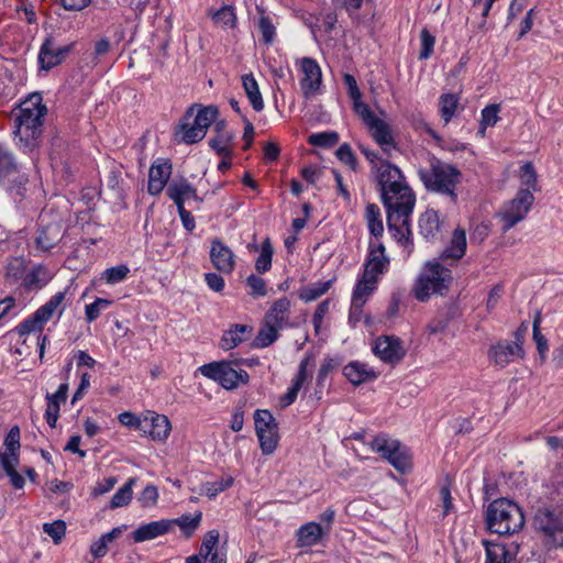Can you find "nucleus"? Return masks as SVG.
Instances as JSON below:
<instances>
[{
  "label": "nucleus",
  "mask_w": 563,
  "mask_h": 563,
  "mask_svg": "<svg viewBox=\"0 0 563 563\" xmlns=\"http://www.w3.org/2000/svg\"><path fill=\"white\" fill-rule=\"evenodd\" d=\"M360 150L368 162L371 174L379 186L384 206L405 201L409 203L411 200H416L413 191L396 165L384 159L376 151L365 146H361Z\"/></svg>",
  "instance_id": "obj_1"
},
{
  "label": "nucleus",
  "mask_w": 563,
  "mask_h": 563,
  "mask_svg": "<svg viewBox=\"0 0 563 563\" xmlns=\"http://www.w3.org/2000/svg\"><path fill=\"white\" fill-rule=\"evenodd\" d=\"M47 112L42 97L32 95L22 102L14 119V136L16 145L24 152H32L42 134L43 118Z\"/></svg>",
  "instance_id": "obj_2"
},
{
  "label": "nucleus",
  "mask_w": 563,
  "mask_h": 563,
  "mask_svg": "<svg viewBox=\"0 0 563 563\" xmlns=\"http://www.w3.org/2000/svg\"><path fill=\"white\" fill-rule=\"evenodd\" d=\"M64 300L65 292H56L49 298L47 302L36 309L30 317L19 323L13 330L19 334L20 338H24L29 334H38L37 345L40 358L44 357L45 346L48 341V338L46 335H42L41 333L44 329V325L53 318L55 313H57L58 317L62 316L64 311Z\"/></svg>",
  "instance_id": "obj_3"
},
{
  "label": "nucleus",
  "mask_w": 563,
  "mask_h": 563,
  "mask_svg": "<svg viewBox=\"0 0 563 563\" xmlns=\"http://www.w3.org/2000/svg\"><path fill=\"white\" fill-rule=\"evenodd\" d=\"M419 176L428 190L456 201V188L462 180V173L456 166L434 158L429 168L419 170Z\"/></svg>",
  "instance_id": "obj_4"
},
{
  "label": "nucleus",
  "mask_w": 563,
  "mask_h": 563,
  "mask_svg": "<svg viewBox=\"0 0 563 563\" xmlns=\"http://www.w3.org/2000/svg\"><path fill=\"white\" fill-rule=\"evenodd\" d=\"M486 523L490 532L510 536L523 528L525 517L516 503L507 498H498L487 507Z\"/></svg>",
  "instance_id": "obj_5"
},
{
  "label": "nucleus",
  "mask_w": 563,
  "mask_h": 563,
  "mask_svg": "<svg viewBox=\"0 0 563 563\" xmlns=\"http://www.w3.org/2000/svg\"><path fill=\"white\" fill-rule=\"evenodd\" d=\"M452 282L451 271L438 261H429L421 269L415 287V296L420 301L428 300L432 295H442Z\"/></svg>",
  "instance_id": "obj_6"
},
{
  "label": "nucleus",
  "mask_w": 563,
  "mask_h": 563,
  "mask_svg": "<svg viewBox=\"0 0 563 563\" xmlns=\"http://www.w3.org/2000/svg\"><path fill=\"white\" fill-rule=\"evenodd\" d=\"M416 200L407 203L399 202L385 206L387 209V225L393 238L404 247L412 246L410 217L415 208Z\"/></svg>",
  "instance_id": "obj_7"
},
{
  "label": "nucleus",
  "mask_w": 563,
  "mask_h": 563,
  "mask_svg": "<svg viewBox=\"0 0 563 563\" xmlns=\"http://www.w3.org/2000/svg\"><path fill=\"white\" fill-rule=\"evenodd\" d=\"M198 372L218 383L227 390L236 389L240 385L249 382V374L244 369H238L230 361H219L203 364L198 367Z\"/></svg>",
  "instance_id": "obj_8"
},
{
  "label": "nucleus",
  "mask_w": 563,
  "mask_h": 563,
  "mask_svg": "<svg viewBox=\"0 0 563 563\" xmlns=\"http://www.w3.org/2000/svg\"><path fill=\"white\" fill-rule=\"evenodd\" d=\"M533 201V194L528 189H520L514 199L507 201L498 212L503 231H509L523 221L531 210Z\"/></svg>",
  "instance_id": "obj_9"
},
{
  "label": "nucleus",
  "mask_w": 563,
  "mask_h": 563,
  "mask_svg": "<svg viewBox=\"0 0 563 563\" xmlns=\"http://www.w3.org/2000/svg\"><path fill=\"white\" fill-rule=\"evenodd\" d=\"M255 432L264 455H272L279 442L278 424L271 411L257 409L254 412Z\"/></svg>",
  "instance_id": "obj_10"
},
{
  "label": "nucleus",
  "mask_w": 563,
  "mask_h": 563,
  "mask_svg": "<svg viewBox=\"0 0 563 563\" xmlns=\"http://www.w3.org/2000/svg\"><path fill=\"white\" fill-rule=\"evenodd\" d=\"M296 66L300 76L299 87L302 97L309 100L321 93L322 70L317 60L311 57H302L296 60Z\"/></svg>",
  "instance_id": "obj_11"
},
{
  "label": "nucleus",
  "mask_w": 563,
  "mask_h": 563,
  "mask_svg": "<svg viewBox=\"0 0 563 563\" xmlns=\"http://www.w3.org/2000/svg\"><path fill=\"white\" fill-rule=\"evenodd\" d=\"M358 117L366 124L372 137L379 145L383 153L388 157L391 156L393 152L397 150V144L394 140L389 124L377 118L369 108L360 113Z\"/></svg>",
  "instance_id": "obj_12"
},
{
  "label": "nucleus",
  "mask_w": 563,
  "mask_h": 563,
  "mask_svg": "<svg viewBox=\"0 0 563 563\" xmlns=\"http://www.w3.org/2000/svg\"><path fill=\"white\" fill-rule=\"evenodd\" d=\"M522 335L516 333V342L503 341L493 345L488 351L489 360L499 367H505L516 358L523 357V349L521 344Z\"/></svg>",
  "instance_id": "obj_13"
},
{
  "label": "nucleus",
  "mask_w": 563,
  "mask_h": 563,
  "mask_svg": "<svg viewBox=\"0 0 563 563\" xmlns=\"http://www.w3.org/2000/svg\"><path fill=\"white\" fill-rule=\"evenodd\" d=\"M143 434L153 441L165 442L172 431V422L167 416L154 410L143 411Z\"/></svg>",
  "instance_id": "obj_14"
},
{
  "label": "nucleus",
  "mask_w": 563,
  "mask_h": 563,
  "mask_svg": "<svg viewBox=\"0 0 563 563\" xmlns=\"http://www.w3.org/2000/svg\"><path fill=\"white\" fill-rule=\"evenodd\" d=\"M389 267V258L385 253V246L378 241H371L367 258L364 263L363 274L379 280Z\"/></svg>",
  "instance_id": "obj_15"
},
{
  "label": "nucleus",
  "mask_w": 563,
  "mask_h": 563,
  "mask_svg": "<svg viewBox=\"0 0 563 563\" xmlns=\"http://www.w3.org/2000/svg\"><path fill=\"white\" fill-rule=\"evenodd\" d=\"M374 354L385 363H398L406 353L400 339L394 335H383L375 340Z\"/></svg>",
  "instance_id": "obj_16"
},
{
  "label": "nucleus",
  "mask_w": 563,
  "mask_h": 563,
  "mask_svg": "<svg viewBox=\"0 0 563 563\" xmlns=\"http://www.w3.org/2000/svg\"><path fill=\"white\" fill-rule=\"evenodd\" d=\"M210 261L221 274L230 275L235 268V254L222 241L214 239L210 246Z\"/></svg>",
  "instance_id": "obj_17"
},
{
  "label": "nucleus",
  "mask_w": 563,
  "mask_h": 563,
  "mask_svg": "<svg viewBox=\"0 0 563 563\" xmlns=\"http://www.w3.org/2000/svg\"><path fill=\"white\" fill-rule=\"evenodd\" d=\"M73 49V44L57 45L53 38H47L41 46L38 62L43 69L49 70L60 64Z\"/></svg>",
  "instance_id": "obj_18"
},
{
  "label": "nucleus",
  "mask_w": 563,
  "mask_h": 563,
  "mask_svg": "<svg viewBox=\"0 0 563 563\" xmlns=\"http://www.w3.org/2000/svg\"><path fill=\"white\" fill-rule=\"evenodd\" d=\"M264 320L280 330L292 328L295 323L291 321V301L287 297L273 301Z\"/></svg>",
  "instance_id": "obj_19"
},
{
  "label": "nucleus",
  "mask_w": 563,
  "mask_h": 563,
  "mask_svg": "<svg viewBox=\"0 0 563 563\" xmlns=\"http://www.w3.org/2000/svg\"><path fill=\"white\" fill-rule=\"evenodd\" d=\"M377 285L378 279L362 274V277L357 280L353 290L351 301V316L361 313L363 306L376 290Z\"/></svg>",
  "instance_id": "obj_20"
},
{
  "label": "nucleus",
  "mask_w": 563,
  "mask_h": 563,
  "mask_svg": "<svg viewBox=\"0 0 563 563\" xmlns=\"http://www.w3.org/2000/svg\"><path fill=\"white\" fill-rule=\"evenodd\" d=\"M172 175V165L167 161H156L148 170L147 191L152 196L159 195Z\"/></svg>",
  "instance_id": "obj_21"
},
{
  "label": "nucleus",
  "mask_w": 563,
  "mask_h": 563,
  "mask_svg": "<svg viewBox=\"0 0 563 563\" xmlns=\"http://www.w3.org/2000/svg\"><path fill=\"white\" fill-rule=\"evenodd\" d=\"M330 532V527H322L320 523L310 521L302 525L296 532L297 545L310 548L318 544L322 538Z\"/></svg>",
  "instance_id": "obj_22"
},
{
  "label": "nucleus",
  "mask_w": 563,
  "mask_h": 563,
  "mask_svg": "<svg viewBox=\"0 0 563 563\" xmlns=\"http://www.w3.org/2000/svg\"><path fill=\"white\" fill-rule=\"evenodd\" d=\"M192 115L194 108H190L188 109L184 121H181L178 125L175 135L179 142L194 144L201 141L206 136V130L201 129V126H198L195 120L192 122L188 121Z\"/></svg>",
  "instance_id": "obj_23"
},
{
  "label": "nucleus",
  "mask_w": 563,
  "mask_h": 563,
  "mask_svg": "<svg viewBox=\"0 0 563 563\" xmlns=\"http://www.w3.org/2000/svg\"><path fill=\"white\" fill-rule=\"evenodd\" d=\"M19 465V452L3 451L0 454V468L9 477L10 484L15 489L23 488L25 481L23 476L16 471Z\"/></svg>",
  "instance_id": "obj_24"
},
{
  "label": "nucleus",
  "mask_w": 563,
  "mask_h": 563,
  "mask_svg": "<svg viewBox=\"0 0 563 563\" xmlns=\"http://www.w3.org/2000/svg\"><path fill=\"white\" fill-rule=\"evenodd\" d=\"M172 529V521L162 519L140 526L132 533L134 542H144L164 536Z\"/></svg>",
  "instance_id": "obj_25"
},
{
  "label": "nucleus",
  "mask_w": 563,
  "mask_h": 563,
  "mask_svg": "<svg viewBox=\"0 0 563 563\" xmlns=\"http://www.w3.org/2000/svg\"><path fill=\"white\" fill-rule=\"evenodd\" d=\"M167 196L177 207H185L186 200H195L200 203L197 190L187 180L172 181L167 187Z\"/></svg>",
  "instance_id": "obj_26"
},
{
  "label": "nucleus",
  "mask_w": 563,
  "mask_h": 563,
  "mask_svg": "<svg viewBox=\"0 0 563 563\" xmlns=\"http://www.w3.org/2000/svg\"><path fill=\"white\" fill-rule=\"evenodd\" d=\"M343 374L353 385H361L377 377L376 372L368 367L367 364L357 361L346 364L343 368Z\"/></svg>",
  "instance_id": "obj_27"
},
{
  "label": "nucleus",
  "mask_w": 563,
  "mask_h": 563,
  "mask_svg": "<svg viewBox=\"0 0 563 563\" xmlns=\"http://www.w3.org/2000/svg\"><path fill=\"white\" fill-rule=\"evenodd\" d=\"M486 552L485 563H511L517 551H511L503 543L483 541Z\"/></svg>",
  "instance_id": "obj_28"
},
{
  "label": "nucleus",
  "mask_w": 563,
  "mask_h": 563,
  "mask_svg": "<svg viewBox=\"0 0 563 563\" xmlns=\"http://www.w3.org/2000/svg\"><path fill=\"white\" fill-rule=\"evenodd\" d=\"M252 328L246 324H235L225 331L221 338L220 346L225 350H232L246 340Z\"/></svg>",
  "instance_id": "obj_29"
},
{
  "label": "nucleus",
  "mask_w": 563,
  "mask_h": 563,
  "mask_svg": "<svg viewBox=\"0 0 563 563\" xmlns=\"http://www.w3.org/2000/svg\"><path fill=\"white\" fill-rule=\"evenodd\" d=\"M218 543L219 532L217 530L208 531L203 537L198 554L214 562L225 563V559L218 552Z\"/></svg>",
  "instance_id": "obj_30"
},
{
  "label": "nucleus",
  "mask_w": 563,
  "mask_h": 563,
  "mask_svg": "<svg viewBox=\"0 0 563 563\" xmlns=\"http://www.w3.org/2000/svg\"><path fill=\"white\" fill-rule=\"evenodd\" d=\"M126 526H119L113 528L111 531L102 534L98 540L92 542L90 545V553L95 559L103 558L107 554L108 545L115 539H118L124 531Z\"/></svg>",
  "instance_id": "obj_31"
},
{
  "label": "nucleus",
  "mask_w": 563,
  "mask_h": 563,
  "mask_svg": "<svg viewBox=\"0 0 563 563\" xmlns=\"http://www.w3.org/2000/svg\"><path fill=\"white\" fill-rule=\"evenodd\" d=\"M419 229L424 239L434 240L440 231L439 213L432 209L427 210L420 217Z\"/></svg>",
  "instance_id": "obj_32"
},
{
  "label": "nucleus",
  "mask_w": 563,
  "mask_h": 563,
  "mask_svg": "<svg viewBox=\"0 0 563 563\" xmlns=\"http://www.w3.org/2000/svg\"><path fill=\"white\" fill-rule=\"evenodd\" d=\"M466 245L465 231L457 228L454 230L451 242L443 251L442 256L445 258L460 260L465 254Z\"/></svg>",
  "instance_id": "obj_33"
},
{
  "label": "nucleus",
  "mask_w": 563,
  "mask_h": 563,
  "mask_svg": "<svg viewBox=\"0 0 563 563\" xmlns=\"http://www.w3.org/2000/svg\"><path fill=\"white\" fill-rule=\"evenodd\" d=\"M242 85L253 109L257 112L262 111L264 101L254 76L252 74L242 76Z\"/></svg>",
  "instance_id": "obj_34"
},
{
  "label": "nucleus",
  "mask_w": 563,
  "mask_h": 563,
  "mask_svg": "<svg viewBox=\"0 0 563 563\" xmlns=\"http://www.w3.org/2000/svg\"><path fill=\"white\" fill-rule=\"evenodd\" d=\"M563 523V519L549 509L539 510L536 516V525L548 537Z\"/></svg>",
  "instance_id": "obj_35"
},
{
  "label": "nucleus",
  "mask_w": 563,
  "mask_h": 563,
  "mask_svg": "<svg viewBox=\"0 0 563 563\" xmlns=\"http://www.w3.org/2000/svg\"><path fill=\"white\" fill-rule=\"evenodd\" d=\"M343 80L347 88V95L353 102V110L355 113L358 115L360 113L366 111L368 106L362 101V93L354 76L351 74H344Z\"/></svg>",
  "instance_id": "obj_36"
},
{
  "label": "nucleus",
  "mask_w": 563,
  "mask_h": 563,
  "mask_svg": "<svg viewBox=\"0 0 563 563\" xmlns=\"http://www.w3.org/2000/svg\"><path fill=\"white\" fill-rule=\"evenodd\" d=\"M19 174V165L13 154L5 147L0 145V179L10 180Z\"/></svg>",
  "instance_id": "obj_37"
},
{
  "label": "nucleus",
  "mask_w": 563,
  "mask_h": 563,
  "mask_svg": "<svg viewBox=\"0 0 563 563\" xmlns=\"http://www.w3.org/2000/svg\"><path fill=\"white\" fill-rule=\"evenodd\" d=\"M387 460L397 471L405 473L406 471L411 468V455L406 445L399 442L398 449L393 450V453H389Z\"/></svg>",
  "instance_id": "obj_38"
},
{
  "label": "nucleus",
  "mask_w": 563,
  "mask_h": 563,
  "mask_svg": "<svg viewBox=\"0 0 563 563\" xmlns=\"http://www.w3.org/2000/svg\"><path fill=\"white\" fill-rule=\"evenodd\" d=\"M365 219L368 231L376 239L384 233V225L382 221L380 210L377 205L368 203L365 208Z\"/></svg>",
  "instance_id": "obj_39"
},
{
  "label": "nucleus",
  "mask_w": 563,
  "mask_h": 563,
  "mask_svg": "<svg viewBox=\"0 0 563 563\" xmlns=\"http://www.w3.org/2000/svg\"><path fill=\"white\" fill-rule=\"evenodd\" d=\"M209 15L216 26L222 29H233L236 23V16L231 5H223L217 11H209Z\"/></svg>",
  "instance_id": "obj_40"
},
{
  "label": "nucleus",
  "mask_w": 563,
  "mask_h": 563,
  "mask_svg": "<svg viewBox=\"0 0 563 563\" xmlns=\"http://www.w3.org/2000/svg\"><path fill=\"white\" fill-rule=\"evenodd\" d=\"M279 331L282 330L263 320V324L260 328L257 335L254 340V345L260 349H264L272 345L275 341H277L279 336Z\"/></svg>",
  "instance_id": "obj_41"
},
{
  "label": "nucleus",
  "mask_w": 563,
  "mask_h": 563,
  "mask_svg": "<svg viewBox=\"0 0 563 563\" xmlns=\"http://www.w3.org/2000/svg\"><path fill=\"white\" fill-rule=\"evenodd\" d=\"M224 128V122H218L216 125L219 135L212 140H210V146L223 156H228L230 153V144L233 140V133L228 131H222Z\"/></svg>",
  "instance_id": "obj_42"
},
{
  "label": "nucleus",
  "mask_w": 563,
  "mask_h": 563,
  "mask_svg": "<svg viewBox=\"0 0 563 563\" xmlns=\"http://www.w3.org/2000/svg\"><path fill=\"white\" fill-rule=\"evenodd\" d=\"M130 274V268L126 264H119L117 266H112L106 268L100 274V280H102L107 285H117L124 282Z\"/></svg>",
  "instance_id": "obj_43"
},
{
  "label": "nucleus",
  "mask_w": 563,
  "mask_h": 563,
  "mask_svg": "<svg viewBox=\"0 0 563 563\" xmlns=\"http://www.w3.org/2000/svg\"><path fill=\"white\" fill-rule=\"evenodd\" d=\"M258 14L257 27L261 33L262 41L265 44H272L276 36V26L273 18L266 14L262 9H258Z\"/></svg>",
  "instance_id": "obj_44"
},
{
  "label": "nucleus",
  "mask_w": 563,
  "mask_h": 563,
  "mask_svg": "<svg viewBox=\"0 0 563 563\" xmlns=\"http://www.w3.org/2000/svg\"><path fill=\"white\" fill-rule=\"evenodd\" d=\"M398 440L389 438L386 434H379L371 441L369 445L372 451L380 454L382 457L386 459L389 453H393V450L398 449Z\"/></svg>",
  "instance_id": "obj_45"
},
{
  "label": "nucleus",
  "mask_w": 563,
  "mask_h": 563,
  "mask_svg": "<svg viewBox=\"0 0 563 563\" xmlns=\"http://www.w3.org/2000/svg\"><path fill=\"white\" fill-rule=\"evenodd\" d=\"M135 484V477L129 478L128 482L113 495L110 507L114 509L129 505L133 497V486Z\"/></svg>",
  "instance_id": "obj_46"
},
{
  "label": "nucleus",
  "mask_w": 563,
  "mask_h": 563,
  "mask_svg": "<svg viewBox=\"0 0 563 563\" xmlns=\"http://www.w3.org/2000/svg\"><path fill=\"white\" fill-rule=\"evenodd\" d=\"M202 514L199 511L194 516L183 515L181 517L170 520L172 527L177 525L186 537H190L200 526Z\"/></svg>",
  "instance_id": "obj_47"
},
{
  "label": "nucleus",
  "mask_w": 563,
  "mask_h": 563,
  "mask_svg": "<svg viewBox=\"0 0 563 563\" xmlns=\"http://www.w3.org/2000/svg\"><path fill=\"white\" fill-rule=\"evenodd\" d=\"M330 285V280L311 284L299 291V298L305 302L313 301L324 295L329 290Z\"/></svg>",
  "instance_id": "obj_48"
},
{
  "label": "nucleus",
  "mask_w": 563,
  "mask_h": 563,
  "mask_svg": "<svg viewBox=\"0 0 563 563\" xmlns=\"http://www.w3.org/2000/svg\"><path fill=\"white\" fill-rule=\"evenodd\" d=\"M459 104V98L453 93L442 95L439 100V110L445 123L454 117Z\"/></svg>",
  "instance_id": "obj_49"
},
{
  "label": "nucleus",
  "mask_w": 563,
  "mask_h": 563,
  "mask_svg": "<svg viewBox=\"0 0 563 563\" xmlns=\"http://www.w3.org/2000/svg\"><path fill=\"white\" fill-rule=\"evenodd\" d=\"M273 245L269 239H265L261 246V252L255 262V268L258 273L263 274L271 269L273 257Z\"/></svg>",
  "instance_id": "obj_50"
},
{
  "label": "nucleus",
  "mask_w": 563,
  "mask_h": 563,
  "mask_svg": "<svg viewBox=\"0 0 563 563\" xmlns=\"http://www.w3.org/2000/svg\"><path fill=\"white\" fill-rule=\"evenodd\" d=\"M59 236V230L57 227L49 225L40 231L36 238V245L43 251L51 250L57 242Z\"/></svg>",
  "instance_id": "obj_51"
},
{
  "label": "nucleus",
  "mask_w": 563,
  "mask_h": 563,
  "mask_svg": "<svg viewBox=\"0 0 563 563\" xmlns=\"http://www.w3.org/2000/svg\"><path fill=\"white\" fill-rule=\"evenodd\" d=\"M112 305V300L96 298V300L85 307V318L87 322H93L99 318L102 311Z\"/></svg>",
  "instance_id": "obj_52"
},
{
  "label": "nucleus",
  "mask_w": 563,
  "mask_h": 563,
  "mask_svg": "<svg viewBox=\"0 0 563 563\" xmlns=\"http://www.w3.org/2000/svg\"><path fill=\"white\" fill-rule=\"evenodd\" d=\"M218 117V108L213 106H208L200 108L197 113L195 114V121L197 122L198 126H201V129L208 131L211 123L216 121Z\"/></svg>",
  "instance_id": "obj_53"
},
{
  "label": "nucleus",
  "mask_w": 563,
  "mask_h": 563,
  "mask_svg": "<svg viewBox=\"0 0 563 563\" xmlns=\"http://www.w3.org/2000/svg\"><path fill=\"white\" fill-rule=\"evenodd\" d=\"M541 313L537 312L533 318V341L537 344V350L542 361L545 360L548 352V340L540 331Z\"/></svg>",
  "instance_id": "obj_54"
},
{
  "label": "nucleus",
  "mask_w": 563,
  "mask_h": 563,
  "mask_svg": "<svg viewBox=\"0 0 563 563\" xmlns=\"http://www.w3.org/2000/svg\"><path fill=\"white\" fill-rule=\"evenodd\" d=\"M500 106L493 103L485 107L481 113V132L484 133L488 126H494L499 121Z\"/></svg>",
  "instance_id": "obj_55"
},
{
  "label": "nucleus",
  "mask_w": 563,
  "mask_h": 563,
  "mask_svg": "<svg viewBox=\"0 0 563 563\" xmlns=\"http://www.w3.org/2000/svg\"><path fill=\"white\" fill-rule=\"evenodd\" d=\"M308 142L314 146L332 147L339 142V135L335 132L313 133L309 135Z\"/></svg>",
  "instance_id": "obj_56"
},
{
  "label": "nucleus",
  "mask_w": 563,
  "mask_h": 563,
  "mask_svg": "<svg viewBox=\"0 0 563 563\" xmlns=\"http://www.w3.org/2000/svg\"><path fill=\"white\" fill-rule=\"evenodd\" d=\"M43 531L53 539L55 544H59L66 533V523L63 520L45 522L43 525Z\"/></svg>",
  "instance_id": "obj_57"
},
{
  "label": "nucleus",
  "mask_w": 563,
  "mask_h": 563,
  "mask_svg": "<svg viewBox=\"0 0 563 563\" xmlns=\"http://www.w3.org/2000/svg\"><path fill=\"white\" fill-rule=\"evenodd\" d=\"M520 181L522 185H525L528 190L537 191V173L534 170V167L532 163L528 162L523 164L520 168V175H519Z\"/></svg>",
  "instance_id": "obj_58"
},
{
  "label": "nucleus",
  "mask_w": 563,
  "mask_h": 563,
  "mask_svg": "<svg viewBox=\"0 0 563 563\" xmlns=\"http://www.w3.org/2000/svg\"><path fill=\"white\" fill-rule=\"evenodd\" d=\"M158 489L155 485H146L140 494L137 501L143 508H152L157 504Z\"/></svg>",
  "instance_id": "obj_59"
},
{
  "label": "nucleus",
  "mask_w": 563,
  "mask_h": 563,
  "mask_svg": "<svg viewBox=\"0 0 563 563\" xmlns=\"http://www.w3.org/2000/svg\"><path fill=\"white\" fill-rule=\"evenodd\" d=\"M118 420L122 426L139 430L143 433V412L141 416H137L131 411H123L118 416Z\"/></svg>",
  "instance_id": "obj_60"
},
{
  "label": "nucleus",
  "mask_w": 563,
  "mask_h": 563,
  "mask_svg": "<svg viewBox=\"0 0 563 563\" xmlns=\"http://www.w3.org/2000/svg\"><path fill=\"white\" fill-rule=\"evenodd\" d=\"M246 285L250 288L249 294L252 297H264L267 294V286L265 280L256 275H250L246 278Z\"/></svg>",
  "instance_id": "obj_61"
},
{
  "label": "nucleus",
  "mask_w": 563,
  "mask_h": 563,
  "mask_svg": "<svg viewBox=\"0 0 563 563\" xmlns=\"http://www.w3.org/2000/svg\"><path fill=\"white\" fill-rule=\"evenodd\" d=\"M232 484V477L221 478L220 481L205 484L203 492L209 498H214L218 494L229 488Z\"/></svg>",
  "instance_id": "obj_62"
},
{
  "label": "nucleus",
  "mask_w": 563,
  "mask_h": 563,
  "mask_svg": "<svg viewBox=\"0 0 563 563\" xmlns=\"http://www.w3.org/2000/svg\"><path fill=\"white\" fill-rule=\"evenodd\" d=\"M420 38H421V51L419 53V58L428 59L433 52L435 38L427 29H422V31L420 33Z\"/></svg>",
  "instance_id": "obj_63"
},
{
  "label": "nucleus",
  "mask_w": 563,
  "mask_h": 563,
  "mask_svg": "<svg viewBox=\"0 0 563 563\" xmlns=\"http://www.w3.org/2000/svg\"><path fill=\"white\" fill-rule=\"evenodd\" d=\"M26 271L25 261L22 257L12 258L7 265V276L13 279H20Z\"/></svg>",
  "instance_id": "obj_64"
}]
</instances>
